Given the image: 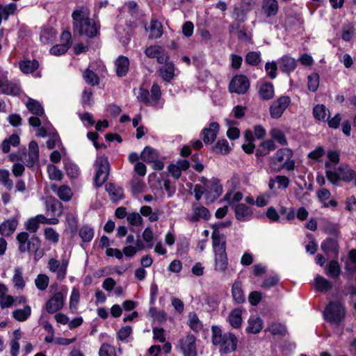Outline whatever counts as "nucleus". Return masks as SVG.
<instances>
[{"label": "nucleus", "mask_w": 356, "mask_h": 356, "mask_svg": "<svg viewBox=\"0 0 356 356\" xmlns=\"http://www.w3.org/2000/svg\"><path fill=\"white\" fill-rule=\"evenodd\" d=\"M202 184H196L193 193L196 200H201L204 196L206 204H210L216 201L222 193V186L220 181L216 178L207 179L202 177Z\"/></svg>", "instance_id": "obj_1"}, {"label": "nucleus", "mask_w": 356, "mask_h": 356, "mask_svg": "<svg viewBox=\"0 0 356 356\" xmlns=\"http://www.w3.org/2000/svg\"><path fill=\"white\" fill-rule=\"evenodd\" d=\"M74 31L88 38L95 36L98 33V24L89 17L86 8L77 9L72 13Z\"/></svg>", "instance_id": "obj_2"}, {"label": "nucleus", "mask_w": 356, "mask_h": 356, "mask_svg": "<svg viewBox=\"0 0 356 356\" xmlns=\"http://www.w3.org/2000/svg\"><path fill=\"white\" fill-rule=\"evenodd\" d=\"M212 343L218 346L219 352L227 354L236 350L238 345L237 337L232 332L222 333L221 329L216 325L211 327Z\"/></svg>", "instance_id": "obj_3"}, {"label": "nucleus", "mask_w": 356, "mask_h": 356, "mask_svg": "<svg viewBox=\"0 0 356 356\" xmlns=\"http://www.w3.org/2000/svg\"><path fill=\"white\" fill-rule=\"evenodd\" d=\"M326 177L333 185H338L340 181L346 182L354 181L356 186V172L347 163L340 164L336 170H329L326 172Z\"/></svg>", "instance_id": "obj_4"}, {"label": "nucleus", "mask_w": 356, "mask_h": 356, "mask_svg": "<svg viewBox=\"0 0 356 356\" xmlns=\"http://www.w3.org/2000/svg\"><path fill=\"white\" fill-rule=\"evenodd\" d=\"M346 316L344 307L338 301L330 302L324 312L325 320L332 324L341 322Z\"/></svg>", "instance_id": "obj_5"}, {"label": "nucleus", "mask_w": 356, "mask_h": 356, "mask_svg": "<svg viewBox=\"0 0 356 356\" xmlns=\"http://www.w3.org/2000/svg\"><path fill=\"white\" fill-rule=\"evenodd\" d=\"M292 151L289 148H282L276 152L269 162V168L273 172H280L284 168L286 161L291 159Z\"/></svg>", "instance_id": "obj_6"}, {"label": "nucleus", "mask_w": 356, "mask_h": 356, "mask_svg": "<svg viewBox=\"0 0 356 356\" xmlns=\"http://www.w3.org/2000/svg\"><path fill=\"white\" fill-rule=\"evenodd\" d=\"M96 175L95 182L97 186H102L108 179L109 174V163L104 156H98L95 161Z\"/></svg>", "instance_id": "obj_7"}, {"label": "nucleus", "mask_w": 356, "mask_h": 356, "mask_svg": "<svg viewBox=\"0 0 356 356\" xmlns=\"http://www.w3.org/2000/svg\"><path fill=\"white\" fill-rule=\"evenodd\" d=\"M177 348L184 356H197L196 339L193 334H186L182 337Z\"/></svg>", "instance_id": "obj_8"}, {"label": "nucleus", "mask_w": 356, "mask_h": 356, "mask_svg": "<svg viewBox=\"0 0 356 356\" xmlns=\"http://www.w3.org/2000/svg\"><path fill=\"white\" fill-rule=\"evenodd\" d=\"M290 104L291 99L288 96H281L273 102L270 106L271 118L274 119L280 118Z\"/></svg>", "instance_id": "obj_9"}, {"label": "nucleus", "mask_w": 356, "mask_h": 356, "mask_svg": "<svg viewBox=\"0 0 356 356\" xmlns=\"http://www.w3.org/2000/svg\"><path fill=\"white\" fill-rule=\"evenodd\" d=\"M250 86L248 78L244 75H237L232 78L229 85L230 92L244 94Z\"/></svg>", "instance_id": "obj_10"}, {"label": "nucleus", "mask_w": 356, "mask_h": 356, "mask_svg": "<svg viewBox=\"0 0 356 356\" xmlns=\"http://www.w3.org/2000/svg\"><path fill=\"white\" fill-rule=\"evenodd\" d=\"M68 266V260L63 259L60 263L58 260L51 258L48 262V268L52 273L56 274L58 280H63L67 274V268Z\"/></svg>", "instance_id": "obj_11"}, {"label": "nucleus", "mask_w": 356, "mask_h": 356, "mask_svg": "<svg viewBox=\"0 0 356 356\" xmlns=\"http://www.w3.org/2000/svg\"><path fill=\"white\" fill-rule=\"evenodd\" d=\"M162 64H163V65L159 67L158 74L163 81L170 82L174 77L179 74V70L176 69L173 63L168 60L165 63H163Z\"/></svg>", "instance_id": "obj_12"}, {"label": "nucleus", "mask_w": 356, "mask_h": 356, "mask_svg": "<svg viewBox=\"0 0 356 356\" xmlns=\"http://www.w3.org/2000/svg\"><path fill=\"white\" fill-rule=\"evenodd\" d=\"M39 159V147L36 142L31 141L29 145L27 154H24L20 157L26 166L31 167L38 162Z\"/></svg>", "instance_id": "obj_13"}, {"label": "nucleus", "mask_w": 356, "mask_h": 356, "mask_svg": "<svg viewBox=\"0 0 356 356\" xmlns=\"http://www.w3.org/2000/svg\"><path fill=\"white\" fill-rule=\"evenodd\" d=\"M145 55L150 58H156L160 64L168 60L167 52L159 45H151L145 50Z\"/></svg>", "instance_id": "obj_14"}, {"label": "nucleus", "mask_w": 356, "mask_h": 356, "mask_svg": "<svg viewBox=\"0 0 356 356\" xmlns=\"http://www.w3.org/2000/svg\"><path fill=\"white\" fill-rule=\"evenodd\" d=\"M65 296L61 292H57L46 302V310L53 314L61 309L64 305Z\"/></svg>", "instance_id": "obj_15"}, {"label": "nucleus", "mask_w": 356, "mask_h": 356, "mask_svg": "<svg viewBox=\"0 0 356 356\" xmlns=\"http://www.w3.org/2000/svg\"><path fill=\"white\" fill-rule=\"evenodd\" d=\"M213 269L216 272L225 275L229 270L227 252L214 254Z\"/></svg>", "instance_id": "obj_16"}, {"label": "nucleus", "mask_w": 356, "mask_h": 356, "mask_svg": "<svg viewBox=\"0 0 356 356\" xmlns=\"http://www.w3.org/2000/svg\"><path fill=\"white\" fill-rule=\"evenodd\" d=\"M212 245L214 254L226 252L225 237L216 229L212 233Z\"/></svg>", "instance_id": "obj_17"}, {"label": "nucleus", "mask_w": 356, "mask_h": 356, "mask_svg": "<svg viewBox=\"0 0 356 356\" xmlns=\"http://www.w3.org/2000/svg\"><path fill=\"white\" fill-rule=\"evenodd\" d=\"M46 211L52 216H60L63 213L62 204L55 198L47 197L45 199Z\"/></svg>", "instance_id": "obj_18"}, {"label": "nucleus", "mask_w": 356, "mask_h": 356, "mask_svg": "<svg viewBox=\"0 0 356 356\" xmlns=\"http://www.w3.org/2000/svg\"><path fill=\"white\" fill-rule=\"evenodd\" d=\"M210 217L209 210L200 205L193 206V214L188 217V220L191 222H197L200 220H208Z\"/></svg>", "instance_id": "obj_19"}, {"label": "nucleus", "mask_w": 356, "mask_h": 356, "mask_svg": "<svg viewBox=\"0 0 356 356\" xmlns=\"http://www.w3.org/2000/svg\"><path fill=\"white\" fill-rule=\"evenodd\" d=\"M251 9L250 3H246L244 1L240 6H236L232 13V18L239 22H243L247 19V14Z\"/></svg>", "instance_id": "obj_20"}, {"label": "nucleus", "mask_w": 356, "mask_h": 356, "mask_svg": "<svg viewBox=\"0 0 356 356\" xmlns=\"http://www.w3.org/2000/svg\"><path fill=\"white\" fill-rule=\"evenodd\" d=\"M19 223L17 217L3 222L0 225V234L4 236L12 235L15 231Z\"/></svg>", "instance_id": "obj_21"}, {"label": "nucleus", "mask_w": 356, "mask_h": 356, "mask_svg": "<svg viewBox=\"0 0 356 356\" xmlns=\"http://www.w3.org/2000/svg\"><path fill=\"white\" fill-rule=\"evenodd\" d=\"M219 131V124L217 122H211L209 128L202 131L203 140L205 143H213L217 137Z\"/></svg>", "instance_id": "obj_22"}, {"label": "nucleus", "mask_w": 356, "mask_h": 356, "mask_svg": "<svg viewBox=\"0 0 356 356\" xmlns=\"http://www.w3.org/2000/svg\"><path fill=\"white\" fill-rule=\"evenodd\" d=\"M261 8L267 17L275 16L279 10L278 1L277 0H263Z\"/></svg>", "instance_id": "obj_23"}, {"label": "nucleus", "mask_w": 356, "mask_h": 356, "mask_svg": "<svg viewBox=\"0 0 356 356\" xmlns=\"http://www.w3.org/2000/svg\"><path fill=\"white\" fill-rule=\"evenodd\" d=\"M264 322L259 316H251L248 321L246 332L258 334L263 329Z\"/></svg>", "instance_id": "obj_24"}, {"label": "nucleus", "mask_w": 356, "mask_h": 356, "mask_svg": "<svg viewBox=\"0 0 356 356\" xmlns=\"http://www.w3.org/2000/svg\"><path fill=\"white\" fill-rule=\"evenodd\" d=\"M252 213L251 209L243 204H238L235 207V216L238 220L242 222L249 220Z\"/></svg>", "instance_id": "obj_25"}, {"label": "nucleus", "mask_w": 356, "mask_h": 356, "mask_svg": "<svg viewBox=\"0 0 356 356\" xmlns=\"http://www.w3.org/2000/svg\"><path fill=\"white\" fill-rule=\"evenodd\" d=\"M149 32V38L156 39L160 38L163 34V26L160 22L156 19H152L148 28H146Z\"/></svg>", "instance_id": "obj_26"}, {"label": "nucleus", "mask_w": 356, "mask_h": 356, "mask_svg": "<svg viewBox=\"0 0 356 356\" xmlns=\"http://www.w3.org/2000/svg\"><path fill=\"white\" fill-rule=\"evenodd\" d=\"M242 314L243 309L241 308H236L229 313L227 321L233 328L236 329L241 327L242 323Z\"/></svg>", "instance_id": "obj_27"}, {"label": "nucleus", "mask_w": 356, "mask_h": 356, "mask_svg": "<svg viewBox=\"0 0 356 356\" xmlns=\"http://www.w3.org/2000/svg\"><path fill=\"white\" fill-rule=\"evenodd\" d=\"M115 32L120 42L123 46L128 44L131 39L129 28L123 25H118L115 27Z\"/></svg>", "instance_id": "obj_28"}, {"label": "nucleus", "mask_w": 356, "mask_h": 356, "mask_svg": "<svg viewBox=\"0 0 356 356\" xmlns=\"http://www.w3.org/2000/svg\"><path fill=\"white\" fill-rule=\"evenodd\" d=\"M280 69L283 72H290L296 67V61L294 58L286 55L280 58L278 60Z\"/></svg>", "instance_id": "obj_29"}, {"label": "nucleus", "mask_w": 356, "mask_h": 356, "mask_svg": "<svg viewBox=\"0 0 356 356\" xmlns=\"http://www.w3.org/2000/svg\"><path fill=\"white\" fill-rule=\"evenodd\" d=\"M232 294L235 302L243 303L245 302V298L240 282H234L232 287Z\"/></svg>", "instance_id": "obj_30"}, {"label": "nucleus", "mask_w": 356, "mask_h": 356, "mask_svg": "<svg viewBox=\"0 0 356 356\" xmlns=\"http://www.w3.org/2000/svg\"><path fill=\"white\" fill-rule=\"evenodd\" d=\"M129 60L125 56H120L115 61L116 73L119 76H124L128 72Z\"/></svg>", "instance_id": "obj_31"}, {"label": "nucleus", "mask_w": 356, "mask_h": 356, "mask_svg": "<svg viewBox=\"0 0 356 356\" xmlns=\"http://www.w3.org/2000/svg\"><path fill=\"white\" fill-rule=\"evenodd\" d=\"M19 67L24 74H31L38 68L39 63L36 60H23L19 62Z\"/></svg>", "instance_id": "obj_32"}, {"label": "nucleus", "mask_w": 356, "mask_h": 356, "mask_svg": "<svg viewBox=\"0 0 356 356\" xmlns=\"http://www.w3.org/2000/svg\"><path fill=\"white\" fill-rule=\"evenodd\" d=\"M314 118L320 121L325 122L329 119L330 111L323 104H317L313 108Z\"/></svg>", "instance_id": "obj_33"}, {"label": "nucleus", "mask_w": 356, "mask_h": 356, "mask_svg": "<svg viewBox=\"0 0 356 356\" xmlns=\"http://www.w3.org/2000/svg\"><path fill=\"white\" fill-rule=\"evenodd\" d=\"M56 31L51 26L44 27L40 33V40L44 44L52 42L56 35Z\"/></svg>", "instance_id": "obj_34"}, {"label": "nucleus", "mask_w": 356, "mask_h": 356, "mask_svg": "<svg viewBox=\"0 0 356 356\" xmlns=\"http://www.w3.org/2000/svg\"><path fill=\"white\" fill-rule=\"evenodd\" d=\"M159 156L158 151L149 146L145 147L140 154L141 159L147 163H152Z\"/></svg>", "instance_id": "obj_35"}, {"label": "nucleus", "mask_w": 356, "mask_h": 356, "mask_svg": "<svg viewBox=\"0 0 356 356\" xmlns=\"http://www.w3.org/2000/svg\"><path fill=\"white\" fill-rule=\"evenodd\" d=\"M327 156L328 160L325 163L326 169L325 172L331 169L336 170L337 165H338L340 160L339 153L336 151H330Z\"/></svg>", "instance_id": "obj_36"}, {"label": "nucleus", "mask_w": 356, "mask_h": 356, "mask_svg": "<svg viewBox=\"0 0 356 356\" xmlns=\"http://www.w3.org/2000/svg\"><path fill=\"white\" fill-rule=\"evenodd\" d=\"M31 314V308L26 305L22 309H17L13 312V317L17 321L24 322L26 321Z\"/></svg>", "instance_id": "obj_37"}, {"label": "nucleus", "mask_w": 356, "mask_h": 356, "mask_svg": "<svg viewBox=\"0 0 356 356\" xmlns=\"http://www.w3.org/2000/svg\"><path fill=\"white\" fill-rule=\"evenodd\" d=\"M19 142L20 139L19 136L17 134H13L10 136L9 138L3 140L1 145V149L4 153H8L10 151L11 146L16 147L19 144Z\"/></svg>", "instance_id": "obj_38"}, {"label": "nucleus", "mask_w": 356, "mask_h": 356, "mask_svg": "<svg viewBox=\"0 0 356 356\" xmlns=\"http://www.w3.org/2000/svg\"><path fill=\"white\" fill-rule=\"evenodd\" d=\"M64 168L70 178L76 179L80 174L79 167L70 160H64Z\"/></svg>", "instance_id": "obj_39"}, {"label": "nucleus", "mask_w": 356, "mask_h": 356, "mask_svg": "<svg viewBox=\"0 0 356 356\" xmlns=\"http://www.w3.org/2000/svg\"><path fill=\"white\" fill-rule=\"evenodd\" d=\"M22 274L23 273L22 268H15L12 282L14 286L19 290H23L25 286V280L22 276Z\"/></svg>", "instance_id": "obj_40"}, {"label": "nucleus", "mask_w": 356, "mask_h": 356, "mask_svg": "<svg viewBox=\"0 0 356 356\" xmlns=\"http://www.w3.org/2000/svg\"><path fill=\"white\" fill-rule=\"evenodd\" d=\"M274 87L270 83H264L259 89L260 97L265 100H268L274 97Z\"/></svg>", "instance_id": "obj_41"}, {"label": "nucleus", "mask_w": 356, "mask_h": 356, "mask_svg": "<svg viewBox=\"0 0 356 356\" xmlns=\"http://www.w3.org/2000/svg\"><path fill=\"white\" fill-rule=\"evenodd\" d=\"M106 191L113 201H118L123 197L122 188L113 184H108L106 186Z\"/></svg>", "instance_id": "obj_42"}, {"label": "nucleus", "mask_w": 356, "mask_h": 356, "mask_svg": "<svg viewBox=\"0 0 356 356\" xmlns=\"http://www.w3.org/2000/svg\"><path fill=\"white\" fill-rule=\"evenodd\" d=\"M144 248H145V245L143 243V242L140 241V240H137V241L136 243V246H133V245L125 246L123 248L122 253L126 257H131L134 256L137 253L138 251L141 250Z\"/></svg>", "instance_id": "obj_43"}, {"label": "nucleus", "mask_w": 356, "mask_h": 356, "mask_svg": "<svg viewBox=\"0 0 356 356\" xmlns=\"http://www.w3.org/2000/svg\"><path fill=\"white\" fill-rule=\"evenodd\" d=\"M225 122L226 125L228 127L227 131V137L231 140H235L238 138L240 136V131L237 127H235L236 122L231 120H226Z\"/></svg>", "instance_id": "obj_44"}, {"label": "nucleus", "mask_w": 356, "mask_h": 356, "mask_svg": "<svg viewBox=\"0 0 356 356\" xmlns=\"http://www.w3.org/2000/svg\"><path fill=\"white\" fill-rule=\"evenodd\" d=\"M315 288L320 291H327L332 288V284L325 278L316 275L314 279Z\"/></svg>", "instance_id": "obj_45"}, {"label": "nucleus", "mask_w": 356, "mask_h": 356, "mask_svg": "<svg viewBox=\"0 0 356 356\" xmlns=\"http://www.w3.org/2000/svg\"><path fill=\"white\" fill-rule=\"evenodd\" d=\"M80 300L79 290L76 287H73L70 298V309L72 312H76L78 309V305Z\"/></svg>", "instance_id": "obj_46"}, {"label": "nucleus", "mask_w": 356, "mask_h": 356, "mask_svg": "<svg viewBox=\"0 0 356 356\" xmlns=\"http://www.w3.org/2000/svg\"><path fill=\"white\" fill-rule=\"evenodd\" d=\"M28 110L33 114L40 116L44 113V110L42 106L37 101L30 99L26 103Z\"/></svg>", "instance_id": "obj_47"}, {"label": "nucleus", "mask_w": 356, "mask_h": 356, "mask_svg": "<svg viewBox=\"0 0 356 356\" xmlns=\"http://www.w3.org/2000/svg\"><path fill=\"white\" fill-rule=\"evenodd\" d=\"M44 236L45 239L51 244H56L59 241V234L50 227L44 228Z\"/></svg>", "instance_id": "obj_48"}, {"label": "nucleus", "mask_w": 356, "mask_h": 356, "mask_svg": "<svg viewBox=\"0 0 356 356\" xmlns=\"http://www.w3.org/2000/svg\"><path fill=\"white\" fill-rule=\"evenodd\" d=\"M94 229L88 225H84L79 229V236L84 242L91 241L94 237Z\"/></svg>", "instance_id": "obj_49"}, {"label": "nucleus", "mask_w": 356, "mask_h": 356, "mask_svg": "<svg viewBox=\"0 0 356 356\" xmlns=\"http://www.w3.org/2000/svg\"><path fill=\"white\" fill-rule=\"evenodd\" d=\"M275 149V145L273 140H265L261 144L260 149L257 152V155L264 156Z\"/></svg>", "instance_id": "obj_50"}, {"label": "nucleus", "mask_w": 356, "mask_h": 356, "mask_svg": "<svg viewBox=\"0 0 356 356\" xmlns=\"http://www.w3.org/2000/svg\"><path fill=\"white\" fill-rule=\"evenodd\" d=\"M57 195L64 202H68L72 197V191L71 188L65 185L60 186L57 191Z\"/></svg>", "instance_id": "obj_51"}, {"label": "nucleus", "mask_w": 356, "mask_h": 356, "mask_svg": "<svg viewBox=\"0 0 356 356\" xmlns=\"http://www.w3.org/2000/svg\"><path fill=\"white\" fill-rule=\"evenodd\" d=\"M29 234L24 232L17 234V240L19 244V250L20 252H24L29 250V246L27 245L29 241Z\"/></svg>", "instance_id": "obj_52"}, {"label": "nucleus", "mask_w": 356, "mask_h": 356, "mask_svg": "<svg viewBox=\"0 0 356 356\" xmlns=\"http://www.w3.org/2000/svg\"><path fill=\"white\" fill-rule=\"evenodd\" d=\"M341 273V269L339 264L336 261H330L327 268H326V273L331 277L335 278L337 277Z\"/></svg>", "instance_id": "obj_53"}, {"label": "nucleus", "mask_w": 356, "mask_h": 356, "mask_svg": "<svg viewBox=\"0 0 356 356\" xmlns=\"http://www.w3.org/2000/svg\"><path fill=\"white\" fill-rule=\"evenodd\" d=\"M270 136L273 140L277 141L281 145H286L287 140L283 131L277 128H273L270 130Z\"/></svg>", "instance_id": "obj_54"}, {"label": "nucleus", "mask_w": 356, "mask_h": 356, "mask_svg": "<svg viewBox=\"0 0 356 356\" xmlns=\"http://www.w3.org/2000/svg\"><path fill=\"white\" fill-rule=\"evenodd\" d=\"M49 177L51 180L60 181L63 178V173L56 165L49 164L47 166Z\"/></svg>", "instance_id": "obj_55"}, {"label": "nucleus", "mask_w": 356, "mask_h": 356, "mask_svg": "<svg viewBox=\"0 0 356 356\" xmlns=\"http://www.w3.org/2000/svg\"><path fill=\"white\" fill-rule=\"evenodd\" d=\"M0 183L6 188L11 190L13 186V181L10 179V172L6 169L0 170Z\"/></svg>", "instance_id": "obj_56"}, {"label": "nucleus", "mask_w": 356, "mask_h": 356, "mask_svg": "<svg viewBox=\"0 0 356 356\" xmlns=\"http://www.w3.org/2000/svg\"><path fill=\"white\" fill-rule=\"evenodd\" d=\"M161 97V89L157 84H154L151 88V95H149V105L156 106L159 104Z\"/></svg>", "instance_id": "obj_57"}, {"label": "nucleus", "mask_w": 356, "mask_h": 356, "mask_svg": "<svg viewBox=\"0 0 356 356\" xmlns=\"http://www.w3.org/2000/svg\"><path fill=\"white\" fill-rule=\"evenodd\" d=\"M346 269L349 272L356 270V250H352L350 251L348 257L346 261Z\"/></svg>", "instance_id": "obj_58"}, {"label": "nucleus", "mask_w": 356, "mask_h": 356, "mask_svg": "<svg viewBox=\"0 0 356 356\" xmlns=\"http://www.w3.org/2000/svg\"><path fill=\"white\" fill-rule=\"evenodd\" d=\"M2 91L6 95L15 96L19 93L20 88L17 83H8L3 86Z\"/></svg>", "instance_id": "obj_59"}, {"label": "nucleus", "mask_w": 356, "mask_h": 356, "mask_svg": "<svg viewBox=\"0 0 356 356\" xmlns=\"http://www.w3.org/2000/svg\"><path fill=\"white\" fill-rule=\"evenodd\" d=\"M308 89L312 92H316L319 86V76L316 73H312L307 77Z\"/></svg>", "instance_id": "obj_60"}, {"label": "nucleus", "mask_w": 356, "mask_h": 356, "mask_svg": "<svg viewBox=\"0 0 356 356\" xmlns=\"http://www.w3.org/2000/svg\"><path fill=\"white\" fill-rule=\"evenodd\" d=\"M231 149L229 143L225 139L219 140L215 146L216 151L223 154L229 153Z\"/></svg>", "instance_id": "obj_61"}, {"label": "nucleus", "mask_w": 356, "mask_h": 356, "mask_svg": "<svg viewBox=\"0 0 356 356\" xmlns=\"http://www.w3.org/2000/svg\"><path fill=\"white\" fill-rule=\"evenodd\" d=\"M245 61L251 65H257L261 62L260 52L250 51L245 56Z\"/></svg>", "instance_id": "obj_62"}, {"label": "nucleus", "mask_w": 356, "mask_h": 356, "mask_svg": "<svg viewBox=\"0 0 356 356\" xmlns=\"http://www.w3.org/2000/svg\"><path fill=\"white\" fill-rule=\"evenodd\" d=\"M35 284L36 287L40 290H44L49 284V277L44 274H40L35 280Z\"/></svg>", "instance_id": "obj_63"}, {"label": "nucleus", "mask_w": 356, "mask_h": 356, "mask_svg": "<svg viewBox=\"0 0 356 356\" xmlns=\"http://www.w3.org/2000/svg\"><path fill=\"white\" fill-rule=\"evenodd\" d=\"M134 92L138 100L149 104L150 99L148 90L140 87L138 89H134Z\"/></svg>", "instance_id": "obj_64"}]
</instances>
